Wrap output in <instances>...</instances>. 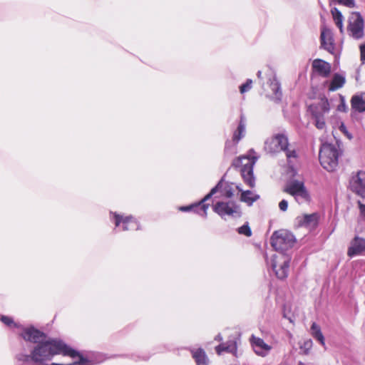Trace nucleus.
<instances>
[{
  "label": "nucleus",
  "mask_w": 365,
  "mask_h": 365,
  "mask_svg": "<svg viewBox=\"0 0 365 365\" xmlns=\"http://www.w3.org/2000/svg\"><path fill=\"white\" fill-rule=\"evenodd\" d=\"M319 215L318 213L314 212L312 214H306L302 216H299L297 218L298 225L304 227L309 230H313L318 225Z\"/></svg>",
  "instance_id": "nucleus-16"
},
{
  "label": "nucleus",
  "mask_w": 365,
  "mask_h": 365,
  "mask_svg": "<svg viewBox=\"0 0 365 365\" xmlns=\"http://www.w3.org/2000/svg\"><path fill=\"white\" fill-rule=\"evenodd\" d=\"M311 333L312 336L318 340L322 346L325 345L324 337L321 331L320 327L314 322L311 327Z\"/></svg>",
  "instance_id": "nucleus-26"
},
{
  "label": "nucleus",
  "mask_w": 365,
  "mask_h": 365,
  "mask_svg": "<svg viewBox=\"0 0 365 365\" xmlns=\"http://www.w3.org/2000/svg\"><path fill=\"white\" fill-rule=\"evenodd\" d=\"M245 117L243 115H241L238 127L233 134V140L236 143H237L244 136L245 132Z\"/></svg>",
  "instance_id": "nucleus-21"
},
{
  "label": "nucleus",
  "mask_w": 365,
  "mask_h": 365,
  "mask_svg": "<svg viewBox=\"0 0 365 365\" xmlns=\"http://www.w3.org/2000/svg\"><path fill=\"white\" fill-rule=\"evenodd\" d=\"M361 60H365V44L360 46Z\"/></svg>",
  "instance_id": "nucleus-40"
},
{
  "label": "nucleus",
  "mask_w": 365,
  "mask_h": 365,
  "mask_svg": "<svg viewBox=\"0 0 365 365\" xmlns=\"http://www.w3.org/2000/svg\"><path fill=\"white\" fill-rule=\"evenodd\" d=\"M365 252V239L356 236L351 242L347 255L350 257L360 255Z\"/></svg>",
  "instance_id": "nucleus-17"
},
{
  "label": "nucleus",
  "mask_w": 365,
  "mask_h": 365,
  "mask_svg": "<svg viewBox=\"0 0 365 365\" xmlns=\"http://www.w3.org/2000/svg\"><path fill=\"white\" fill-rule=\"evenodd\" d=\"M47 353L51 355L61 354L68 356L73 359L78 358V360L73 363L66 365H93V363L83 357L78 351L73 349L61 339H47ZM51 365H65L53 363Z\"/></svg>",
  "instance_id": "nucleus-3"
},
{
  "label": "nucleus",
  "mask_w": 365,
  "mask_h": 365,
  "mask_svg": "<svg viewBox=\"0 0 365 365\" xmlns=\"http://www.w3.org/2000/svg\"><path fill=\"white\" fill-rule=\"evenodd\" d=\"M345 83V78L339 74H335L330 83L329 90L330 91H334L341 88Z\"/></svg>",
  "instance_id": "nucleus-24"
},
{
  "label": "nucleus",
  "mask_w": 365,
  "mask_h": 365,
  "mask_svg": "<svg viewBox=\"0 0 365 365\" xmlns=\"http://www.w3.org/2000/svg\"><path fill=\"white\" fill-rule=\"evenodd\" d=\"M221 181H222V186L219 188V190L217 192L220 191L223 195H225L227 197H231L233 195L231 188H230L229 186L227 185L225 187L224 190H222L221 189H222V186L224 185V183H223L222 179L221 180ZM220 182V180L219 181V182Z\"/></svg>",
  "instance_id": "nucleus-30"
},
{
  "label": "nucleus",
  "mask_w": 365,
  "mask_h": 365,
  "mask_svg": "<svg viewBox=\"0 0 365 365\" xmlns=\"http://www.w3.org/2000/svg\"><path fill=\"white\" fill-rule=\"evenodd\" d=\"M295 242L293 234L284 230L274 232L271 237V245L279 252L272 256L270 260L267 261V264L280 279L288 276L290 262V257L283 252L292 248Z\"/></svg>",
  "instance_id": "nucleus-1"
},
{
  "label": "nucleus",
  "mask_w": 365,
  "mask_h": 365,
  "mask_svg": "<svg viewBox=\"0 0 365 365\" xmlns=\"http://www.w3.org/2000/svg\"><path fill=\"white\" fill-rule=\"evenodd\" d=\"M237 230L240 235H244L247 237H250L252 235V231L248 224L243 225L239 227Z\"/></svg>",
  "instance_id": "nucleus-29"
},
{
  "label": "nucleus",
  "mask_w": 365,
  "mask_h": 365,
  "mask_svg": "<svg viewBox=\"0 0 365 365\" xmlns=\"http://www.w3.org/2000/svg\"><path fill=\"white\" fill-rule=\"evenodd\" d=\"M359 210H360V215L363 220H365V205L361 204V202H359Z\"/></svg>",
  "instance_id": "nucleus-39"
},
{
  "label": "nucleus",
  "mask_w": 365,
  "mask_h": 365,
  "mask_svg": "<svg viewBox=\"0 0 365 365\" xmlns=\"http://www.w3.org/2000/svg\"><path fill=\"white\" fill-rule=\"evenodd\" d=\"M284 190L293 196L299 205L309 204L312 200L311 195L302 181L292 180L287 184Z\"/></svg>",
  "instance_id": "nucleus-7"
},
{
  "label": "nucleus",
  "mask_w": 365,
  "mask_h": 365,
  "mask_svg": "<svg viewBox=\"0 0 365 365\" xmlns=\"http://www.w3.org/2000/svg\"><path fill=\"white\" fill-rule=\"evenodd\" d=\"M215 339L217 341H222V336H221V334H219L215 336Z\"/></svg>",
  "instance_id": "nucleus-42"
},
{
  "label": "nucleus",
  "mask_w": 365,
  "mask_h": 365,
  "mask_svg": "<svg viewBox=\"0 0 365 365\" xmlns=\"http://www.w3.org/2000/svg\"><path fill=\"white\" fill-rule=\"evenodd\" d=\"M226 344H221L216 346L215 350L218 354H221L223 351H226Z\"/></svg>",
  "instance_id": "nucleus-38"
},
{
  "label": "nucleus",
  "mask_w": 365,
  "mask_h": 365,
  "mask_svg": "<svg viewBox=\"0 0 365 365\" xmlns=\"http://www.w3.org/2000/svg\"><path fill=\"white\" fill-rule=\"evenodd\" d=\"M213 210L222 217L228 215L233 217L241 216V210L235 202L230 201L227 202H217L213 207Z\"/></svg>",
  "instance_id": "nucleus-11"
},
{
  "label": "nucleus",
  "mask_w": 365,
  "mask_h": 365,
  "mask_svg": "<svg viewBox=\"0 0 365 365\" xmlns=\"http://www.w3.org/2000/svg\"><path fill=\"white\" fill-rule=\"evenodd\" d=\"M331 14L332 15L333 19L335 22L336 26L339 29L340 32L343 33L344 26L343 21L344 17L341 13V11L336 7H334L331 9Z\"/></svg>",
  "instance_id": "nucleus-23"
},
{
  "label": "nucleus",
  "mask_w": 365,
  "mask_h": 365,
  "mask_svg": "<svg viewBox=\"0 0 365 365\" xmlns=\"http://www.w3.org/2000/svg\"><path fill=\"white\" fill-rule=\"evenodd\" d=\"M331 2L343 5L348 8H354L355 6L354 0H330Z\"/></svg>",
  "instance_id": "nucleus-28"
},
{
  "label": "nucleus",
  "mask_w": 365,
  "mask_h": 365,
  "mask_svg": "<svg viewBox=\"0 0 365 365\" xmlns=\"http://www.w3.org/2000/svg\"><path fill=\"white\" fill-rule=\"evenodd\" d=\"M339 130L344 133L349 139L352 138V135L348 132L346 127L344 123H341V125L339 126Z\"/></svg>",
  "instance_id": "nucleus-37"
},
{
  "label": "nucleus",
  "mask_w": 365,
  "mask_h": 365,
  "mask_svg": "<svg viewBox=\"0 0 365 365\" xmlns=\"http://www.w3.org/2000/svg\"><path fill=\"white\" fill-rule=\"evenodd\" d=\"M351 104L353 109L358 112L365 111V92H361L352 96Z\"/></svg>",
  "instance_id": "nucleus-19"
},
{
  "label": "nucleus",
  "mask_w": 365,
  "mask_h": 365,
  "mask_svg": "<svg viewBox=\"0 0 365 365\" xmlns=\"http://www.w3.org/2000/svg\"><path fill=\"white\" fill-rule=\"evenodd\" d=\"M349 187L356 195L365 197V172L359 171L353 175L349 180Z\"/></svg>",
  "instance_id": "nucleus-12"
},
{
  "label": "nucleus",
  "mask_w": 365,
  "mask_h": 365,
  "mask_svg": "<svg viewBox=\"0 0 365 365\" xmlns=\"http://www.w3.org/2000/svg\"><path fill=\"white\" fill-rule=\"evenodd\" d=\"M257 160L256 157L241 156L235 159L232 166L240 168L244 182L250 187L255 184V178L253 175V167Z\"/></svg>",
  "instance_id": "nucleus-4"
},
{
  "label": "nucleus",
  "mask_w": 365,
  "mask_h": 365,
  "mask_svg": "<svg viewBox=\"0 0 365 365\" xmlns=\"http://www.w3.org/2000/svg\"><path fill=\"white\" fill-rule=\"evenodd\" d=\"M280 210L285 212L288 208V202L286 200H282L279 203Z\"/></svg>",
  "instance_id": "nucleus-36"
},
{
  "label": "nucleus",
  "mask_w": 365,
  "mask_h": 365,
  "mask_svg": "<svg viewBox=\"0 0 365 365\" xmlns=\"http://www.w3.org/2000/svg\"><path fill=\"white\" fill-rule=\"evenodd\" d=\"M113 217L115 227H121L123 231L137 230L139 229L138 222L132 216L123 217L120 215L114 213Z\"/></svg>",
  "instance_id": "nucleus-13"
},
{
  "label": "nucleus",
  "mask_w": 365,
  "mask_h": 365,
  "mask_svg": "<svg viewBox=\"0 0 365 365\" xmlns=\"http://www.w3.org/2000/svg\"><path fill=\"white\" fill-rule=\"evenodd\" d=\"M312 68L322 77H327L331 72V65L322 59H315L312 63Z\"/></svg>",
  "instance_id": "nucleus-18"
},
{
  "label": "nucleus",
  "mask_w": 365,
  "mask_h": 365,
  "mask_svg": "<svg viewBox=\"0 0 365 365\" xmlns=\"http://www.w3.org/2000/svg\"><path fill=\"white\" fill-rule=\"evenodd\" d=\"M0 320L6 326L9 327H16V324L14 322V320L7 316H0Z\"/></svg>",
  "instance_id": "nucleus-31"
},
{
  "label": "nucleus",
  "mask_w": 365,
  "mask_h": 365,
  "mask_svg": "<svg viewBox=\"0 0 365 365\" xmlns=\"http://www.w3.org/2000/svg\"><path fill=\"white\" fill-rule=\"evenodd\" d=\"M321 46L330 53H334L335 51L334 40L333 34L329 28L323 26L321 29Z\"/></svg>",
  "instance_id": "nucleus-14"
},
{
  "label": "nucleus",
  "mask_w": 365,
  "mask_h": 365,
  "mask_svg": "<svg viewBox=\"0 0 365 365\" xmlns=\"http://www.w3.org/2000/svg\"><path fill=\"white\" fill-rule=\"evenodd\" d=\"M339 152L331 144H324L319 150V161L322 166L329 172L334 171L339 163Z\"/></svg>",
  "instance_id": "nucleus-5"
},
{
  "label": "nucleus",
  "mask_w": 365,
  "mask_h": 365,
  "mask_svg": "<svg viewBox=\"0 0 365 365\" xmlns=\"http://www.w3.org/2000/svg\"><path fill=\"white\" fill-rule=\"evenodd\" d=\"M236 153V148L235 145H231V143L227 142L225 148V155H227L229 154L232 155Z\"/></svg>",
  "instance_id": "nucleus-33"
},
{
  "label": "nucleus",
  "mask_w": 365,
  "mask_h": 365,
  "mask_svg": "<svg viewBox=\"0 0 365 365\" xmlns=\"http://www.w3.org/2000/svg\"><path fill=\"white\" fill-rule=\"evenodd\" d=\"M250 341L254 351L259 356H265L272 349V346L266 344L262 339L253 334L250 336Z\"/></svg>",
  "instance_id": "nucleus-15"
},
{
  "label": "nucleus",
  "mask_w": 365,
  "mask_h": 365,
  "mask_svg": "<svg viewBox=\"0 0 365 365\" xmlns=\"http://www.w3.org/2000/svg\"><path fill=\"white\" fill-rule=\"evenodd\" d=\"M190 352L192 358L195 359L196 365H208L209 359L205 351L201 349H191Z\"/></svg>",
  "instance_id": "nucleus-20"
},
{
  "label": "nucleus",
  "mask_w": 365,
  "mask_h": 365,
  "mask_svg": "<svg viewBox=\"0 0 365 365\" xmlns=\"http://www.w3.org/2000/svg\"><path fill=\"white\" fill-rule=\"evenodd\" d=\"M364 19L358 12H353L349 19L347 31L349 34L355 39H360L364 35Z\"/></svg>",
  "instance_id": "nucleus-10"
},
{
  "label": "nucleus",
  "mask_w": 365,
  "mask_h": 365,
  "mask_svg": "<svg viewBox=\"0 0 365 365\" xmlns=\"http://www.w3.org/2000/svg\"><path fill=\"white\" fill-rule=\"evenodd\" d=\"M21 337L27 341L36 344L31 355L20 354L16 356L19 361L34 363L43 365L46 360V335L34 327H24L21 332Z\"/></svg>",
  "instance_id": "nucleus-2"
},
{
  "label": "nucleus",
  "mask_w": 365,
  "mask_h": 365,
  "mask_svg": "<svg viewBox=\"0 0 365 365\" xmlns=\"http://www.w3.org/2000/svg\"><path fill=\"white\" fill-rule=\"evenodd\" d=\"M222 186V181L218 182L216 186H215L210 192L206 195L198 203H195L189 206H182L180 207V210L183 212L187 211H194L195 212L199 214L200 215L206 217L207 216V210L208 209L209 205L205 204V202L208 200L212 197L213 195H215L219 188Z\"/></svg>",
  "instance_id": "nucleus-9"
},
{
  "label": "nucleus",
  "mask_w": 365,
  "mask_h": 365,
  "mask_svg": "<svg viewBox=\"0 0 365 365\" xmlns=\"http://www.w3.org/2000/svg\"><path fill=\"white\" fill-rule=\"evenodd\" d=\"M283 152L285 153L289 165L292 168L297 162L299 158L297 150L294 148H289L288 145L287 146L286 149L283 150Z\"/></svg>",
  "instance_id": "nucleus-22"
},
{
  "label": "nucleus",
  "mask_w": 365,
  "mask_h": 365,
  "mask_svg": "<svg viewBox=\"0 0 365 365\" xmlns=\"http://www.w3.org/2000/svg\"><path fill=\"white\" fill-rule=\"evenodd\" d=\"M270 81V88L273 94L274 95V99L276 101H279L282 98V91L280 88V84L279 81L277 80L275 77L273 78L272 80Z\"/></svg>",
  "instance_id": "nucleus-25"
},
{
  "label": "nucleus",
  "mask_w": 365,
  "mask_h": 365,
  "mask_svg": "<svg viewBox=\"0 0 365 365\" xmlns=\"http://www.w3.org/2000/svg\"><path fill=\"white\" fill-rule=\"evenodd\" d=\"M225 350L227 352L235 353L237 351V344L235 341H230L226 344Z\"/></svg>",
  "instance_id": "nucleus-34"
},
{
  "label": "nucleus",
  "mask_w": 365,
  "mask_h": 365,
  "mask_svg": "<svg viewBox=\"0 0 365 365\" xmlns=\"http://www.w3.org/2000/svg\"><path fill=\"white\" fill-rule=\"evenodd\" d=\"M346 104L344 101V100L342 99V103L341 105H339L338 106V110H340V111H345L346 110Z\"/></svg>",
  "instance_id": "nucleus-41"
},
{
  "label": "nucleus",
  "mask_w": 365,
  "mask_h": 365,
  "mask_svg": "<svg viewBox=\"0 0 365 365\" xmlns=\"http://www.w3.org/2000/svg\"><path fill=\"white\" fill-rule=\"evenodd\" d=\"M261 76H262V72H261L260 71H259L257 72V77H258L259 78H261Z\"/></svg>",
  "instance_id": "nucleus-43"
},
{
  "label": "nucleus",
  "mask_w": 365,
  "mask_h": 365,
  "mask_svg": "<svg viewBox=\"0 0 365 365\" xmlns=\"http://www.w3.org/2000/svg\"><path fill=\"white\" fill-rule=\"evenodd\" d=\"M330 106L328 100L325 98L316 103H313L309 106V111L314 120V123L317 128L324 130L326 128L325 116L329 113Z\"/></svg>",
  "instance_id": "nucleus-6"
},
{
  "label": "nucleus",
  "mask_w": 365,
  "mask_h": 365,
  "mask_svg": "<svg viewBox=\"0 0 365 365\" xmlns=\"http://www.w3.org/2000/svg\"><path fill=\"white\" fill-rule=\"evenodd\" d=\"M289 140L284 133H277L264 141V150L269 154H277L288 146Z\"/></svg>",
  "instance_id": "nucleus-8"
},
{
  "label": "nucleus",
  "mask_w": 365,
  "mask_h": 365,
  "mask_svg": "<svg viewBox=\"0 0 365 365\" xmlns=\"http://www.w3.org/2000/svg\"><path fill=\"white\" fill-rule=\"evenodd\" d=\"M258 198V195H255L250 190L244 191L241 194V200L246 202L248 205H252Z\"/></svg>",
  "instance_id": "nucleus-27"
},
{
  "label": "nucleus",
  "mask_w": 365,
  "mask_h": 365,
  "mask_svg": "<svg viewBox=\"0 0 365 365\" xmlns=\"http://www.w3.org/2000/svg\"><path fill=\"white\" fill-rule=\"evenodd\" d=\"M312 347V341L311 339L305 340L303 344L300 346L302 349L304 350V352L307 354L309 350Z\"/></svg>",
  "instance_id": "nucleus-35"
},
{
  "label": "nucleus",
  "mask_w": 365,
  "mask_h": 365,
  "mask_svg": "<svg viewBox=\"0 0 365 365\" xmlns=\"http://www.w3.org/2000/svg\"><path fill=\"white\" fill-rule=\"evenodd\" d=\"M252 81L251 79H247V81L240 86V91L241 93H244L248 91H250L252 88Z\"/></svg>",
  "instance_id": "nucleus-32"
}]
</instances>
